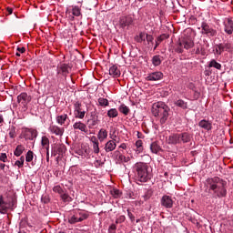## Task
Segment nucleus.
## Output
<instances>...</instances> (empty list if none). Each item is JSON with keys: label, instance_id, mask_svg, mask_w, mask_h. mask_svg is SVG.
<instances>
[{"label": "nucleus", "instance_id": "obj_1", "mask_svg": "<svg viewBox=\"0 0 233 233\" xmlns=\"http://www.w3.org/2000/svg\"><path fill=\"white\" fill-rule=\"evenodd\" d=\"M207 183L215 198H227V181L223 180V178L218 177L208 178Z\"/></svg>", "mask_w": 233, "mask_h": 233}, {"label": "nucleus", "instance_id": "obj_2", "mask_svg": "<svg viewBox=\"0 0 233 233\" xmlns=\"http://www.w3.org/2000/svg\"><path fill=\"white\" fill-rule=\"evenodd\" d=\"M135 177L137 181L140 183H147L151 177L150 172H148V165L143 162H137L133 167Z\"/></svg>", "mask_w": 233, "mask_h": 233}, {"label": "nucleus", "instance_id": "obj_3", "mask_svg": "<svg viewBox=\"0 0 233 233\" xmlns=\"http://www.w3.org/2000/svg\"><path fill=\"white\" fill-rule=\"evenodd\" d=\"M151 111L155 117H160L161 125H165L167 123L170 107H168L165 102H157L153 104Z\"/></svg>", "mask_w": 233, "mask_h": 233}, {"label": "nucleus", "instance_id": "obj_4", "mask_svg": "<svg viewBox=\"0 0 233 233\" xmlns=\"http://www.w3.org/2000/svg\"><path fill=\"white\" fill-rule=\"evenodd\" d=\"M194 46V38L192 36H188L187 35H184V36L179 39L177 46L175 49V52L177 54H183V49L185 50H190V48H193Z\"/></svg>", "mask_w": 233, "mask_h": 233}, {"label": "nucleus", "instance_id": "obj_5", "mask_svg": "<svg viewBox=\"0 0 233 233\" xmlns=\"http://www.w3.org/2000/svg\"><path fill=\"white\" fill-rule=\"evenodd\" d=\"M15 205V200L11 198L10 200H5L3 196L0 197V214H6L9 208L13 209Z\"/></svg>", "mask_w": 233, "mask_h": 233}, {"label": "nucleus", "instance_id": "obj_6", "mask_svg": "<svg viewBox=\"0 0 233 233\" xmlns=\"http://www.w3.org/2000/svg\"><path fill=\"white\" fill-rule=\"evenodd\" d=\"M72 67L68 64L61 63L56 67L57 76H63L66 79V76L70 74Z\"/></svg>", "mask_w": 233, "mask_h": 233}, {"label": "nucleus", "instance_id": "obj_7", "mask_svg": "<svg viewBox=\"0 0 233 233\" xmlns=\"http://www.w3.org/2000/svg\"><path fill=\"white\" fill-rule=\"evenodd\" d=\"M22 137H24L25 141H34V139L37 137V130L30 128L23 129Z\"/></svg>", "mask_w": 233, "mask_h": 233}, {"label": "nucleus", "instance_id": "obj_8", "mask_svg": "<svg viewBox=\"0 0 233 233\" xmlns=\"http://www.w3.org/2000/svg\"><path fill=\"white\" fill-rule=\"evenodd\" d=\"M201 28H202L201 34H204L208 37H214L218 35V31H216L209 25H208L207 22H202Z\"/></svg>", "mask_w": 233, "mask_h": 233}, {"label": "nucleus", "instance_id": "obj_9", "mask_svg": "<svg viewBox=\"0 0 233 233\" xmlns=\"http://www.w3.org/2000/svg\"><path fill=\"white\" fill-rule=\"evenodd\" d=\"M160 204L165 208H172V207H174V200L172 197L164 195L160 199Z\"/></svg>", "mask_w": 233, "mask_h": 233}, {"label": "nucleus", "instance_id": "obj_10", "mask_svg": "<svg viewBox=\"0 0 233 233\" xmlns=\"http://www.w3.org/2000/svg\"><path fill=\"white\" fill-rule=\"evenodd\" d=\"M224 32L228 34V35H232L233 34V18H226L224 23Z\"/></svg>", "mask_w": 233, "mask_h": 233}, {"label": "nucleus", "instance_id": "obj_11", "mask_svg": "<svg viewBox=\"0 0 233 233\" xmlns=\"http://www.w3.org/2000/svg\"><path fill=\"white\" fill-rule=\"evenodd\" d=\"M163 76H164L163 72L155 71L147 74L146 80L147 81H161V79H163Z\"/></svg>", "mask_w": 233, "mask_h": 233}, {"label": "nucleus", "instance_id": "obj_12", "mask_svg": "<svg viewBox=\"0 0 233 233\" xmlns=\"http://www.w3.org/2000/svg\"><path fill=\"white\" fill-rule=\"evenodd\" d=\"M232 45L230 43H226V44H219L216 46V55L217 56H221L223 52H228L231 50Z\"/></svg>", "mask_w": 233, "mask_h": 233}, {"label": "nucleus", "instance_id": "obj_13", "mask_svg": "<svg viewBox=\"0 0 233 233\" xmlns=\"http://www.w3.org/2000/svg\"><path fill=\"white\" fill-rule=\"evenodd\" d=\"M66 152V147L63 144H56L52 147L53 156H63Z\"/></svg>", "mask_w": 233, "mask_h": 233}, {"label": "nucleus", "instance_id": "obj_14", "mask_svg": "<svg viewBox=\"0 0 233 233\" xmlns=\"http://www.w3.org/2000/svg\"><path fill=\"white\" fill-rule=\"evenodd\" d=\"M99 116L96 114H91L90 118L87 120L88 128H97V126L99 125Z\"/></svg>", "mask_w": 233, "mask_h": 233}, {"label": "nucleus", "instance_id": "obj_15", "mask_svg": "<svg viewBox=\"0 0 233 233\" xmlns=\"http://www.w3.org/2000/svg\"><path fill=\"white\" fill-rule=\"evenodd\" d=\"M119 143V141L117 140H108L104 147V150L105 152H106V154L110 153V152H114L116 150V147H117V144Z\"/></svg>", "mask_w": 233, "mask_h": 233}, {"label": "nucleus", "instance_id": "obj_16", "mask_svg": "<svg viewBox=\"0 0 233 233\" xmlns=\"http://www.w3.org/2000/svg\"><path fill=\"white\" fill-rule=\"evenodd\" d=\"M74 130H80V132H84V134H87L88 132V127H86V124L77 121L75 122L73 125Z\"/></svg>", "mask_w": 233, "mask_h": 233}, {"label": "nucleus", "instance_id": "obj_17", "mask_svg": "<svg viewBox=\"0 0 233 233\" xmlns=\"http://www.w3.org/2000/svg\"><path fill=\"white\" fill-rule=\"evenodd\" d=\"M191 139L192 137L189 135L188 132L178 133L179 145H181V143H190Z\"/></svg>", "mask_w": 233, "mask_h": 233}, {"label": "nucleus", "instance_id": "obj_18", "mask_svg": "<svg viewBox=\"0 0 233 233\" xmlns=\"http://www.w3.org/2000/svg\"><path fill=\"white\" fill-rule=\"evenodd\" d=\"M198 127H200V128H203L204 130H207L208 132H209V130H212V121L207 120V119H202L199 121Z\"/></svg>", "mask_w": 233, "mask_h": 233}, {"label": "nucleus", "instance_id": "obj_19", "mask_svg": "<svg viewBox=\"0 0 233 233\" xmlns=\"http://www.w3.org/2000/svg\"><path fill=\"white\" fill-rule=\"evenodd\" d=\"M167 142L168 145H179V133L171 134L167 137Z\"/></svg>", "mask_w": 233, "mask_h": 233}, {"label": "nucleus", "instance_id": "obj_20", "mask_svg": "<svg viewBox=\"0 0 233 233\" xmlns=\"http://www.w3.org/2000/svg\"><path fill=\"white\" fill-rule=\"evenodd\" d=\"M134 23V20L130 16H122L120 17L119 24L122 28H125L126 26H130Z\"/></svg>", "mask_w": 233, "mask_h": 233}, {"label": "nucleus", "instance_id": "obj_21", "mask_svg": "<svg viewBox=\"0 0 233 233\" xmlns=\"http://www.w3.org/2000/svg\"><path fill=\"white\" fill-rule=\"evenodd\" d=\"M49 132H51V134H55V136H63V134H65V129L57 127V126H51L49 127Z\"/></svg>", "mask_w": 233, "mask_h": 233}, {"label": "nucleus", "instance_id": "obj_22", "mask_svg": "<svg viewBox=\"0 0 233 233\" xmlns=\"http://www.w3.org/2000/svg\"><path fill=\"white\" fill-rule=\"evenodd\" d=\"M109 76H111L112 77H119V76H121V71L119 70L117 66H112L109 68Z\"/></svg>", "mask_w": 233, "mask_h": 233}, {"label": "nucleus", "instance_id": "obj_23", "mask_svg": "<svg viewBox=\"0 0 233 233\" xmlns=\"http://www.w3.org/2000/svg\"><path fill=\"white\" fill-rule=\"evenodd\" d=\"M116 161L118 163H128V161H130V157H126L125 155L119 153V151H116Z\"/></svg>", "mask_w": 233, "mask_h": 233}, {"label": "nucleus", "instance_id": "obj_24", "mask_svg": "<svg viewBox=\"0 0 233 233\" xmlns=\"http://www.w3.org/2000/svg\"><path fill=\"white\" fill-rule=\"evenodd\" d=\"M106 137H108V131H106V129L105 128H101L98 131L97 139L100 140L101 143H103V141L106 139Z\"/></svg>", "mask_w": 233, "mask_h": 233}, {"label": "nucleus", "instance_id": "obj_25", "mask_svg": "<svg viewBox=\"0 0 233 233\" xmlns=\"http://www.w3.org/2000/svg\"><path fill=\"white\" fill-rule=\"evenodd\" d=\"M162 62H163V57H161V56L159 55L154 56L151 59V63L154 66H159V65H161Z\"/></svg>", "mask_w": 233, "mask_h": 233}, {"label": "nucleus", "instance_id": "obj_26", "mask_svg": "<svg viewBox=\"0 0 233 233\" xmlns=\"http://www.w3.org/2000/svg\"><path fill=\"white\" fill-rule=\"evenodd\" d=\"M135 41H137V43H145V41H147V33L140 32L135 36Z\"/></svg>", "mask_w": 233, "mask_h": 233}, {"label": "nucleus", "instance_id": "obj_27", "mask_svg": "<svg viewBox=\"0 0 233 233\" xmlns=\"http://www.w3.org/2000/svg\"><path fill=\"white\" fill-rule=\"evenodd\" d=\"M25 146L18 145L14 151V156H15L16 157H19L23 155V152H25Z\"/></svg>", "mask_w": 233, "mask_h": 233}, {"label": "nucleus", "instance_id": "obj_28", "mask_svg": "<svg viewBox=\"0 0 233 233\" xmlns=\"http://www.w3.org/2000/svg\"><path fill=\"white\" fill-rule=\"evenodd\" d=\"M60 199H62V201L64 203H71V201H73L72 197H70V195H68V192H66V189L65 192L62 193V195L60 196Z\"/></svg>", "mask_w": 233, "mask_h": 233}, {"label": "nucleus", "instance_id": "obj_29", "mask_svg": "<svg viewBox=\"0 0 233 233\" xmlns=\"http://www.w3.org/2000/svg\"><path fill=\"white\" fill-rule=\"evenodd\" d=\"M135 147H136V149H135L136 154H141L144 150L143 140H137L135 143Z\"/></svg>", "mask_w": 233, "mask_h": 233}, {"label": "nucleus", "instance_id": "obj_30", "mask_svg": "<svg viewBox=\"0 0 233 233\" xmlns=\"http://www.w3.org/2000/svg\"><path fill=\"white\" fill-rule=\"evenodd\" d=\"M68 223H70V225H76V223H81L76 212L74 215H71L70 217H68Z\"/></svg>", "mask_w": 233, "mask_h": 233}, {"label": "nucleus", "instance_id": "obj_31", "mask_svg": "<svg viewBox=\"0 0 233 233\" xmlns=\"http://www.w3.org/2000/svg\"><path fill=\"white\" fill-rule=\"evenodd\" d=\"M18 103H21V101H25V103H30V96H28V94L26 93H21L17 96Z\"/></svg>", "mask_w": 233, "mask_h": 233}, {"label": "nucleus", "instance_id": "obj_32", "mask_svg": "<svg viewBox=\"0 0 233 233\" xmlns=\"http://www.w3.org/2000/svg\"><path fill=\"white\" fill-rule=\"evenodd\" d=\"M76 216H78V219L81 221H85V219H88V212L87 211H77Z\"/></svg>", "mask_w": 233, "mask_h": 233}, {"label": "nucleus", "instance_id": "obj_33", "mask_svg": "<svg viewBox=\"0 0 233 233\" xmlns=\"http://www.w3.org/2000/svg\"><path fill=\"white\" fill-rule=\"evenodd\" d=\"M150 150H151L152 154H159V152H161V147L159 145H157V143L153 142L150 145Z\"/></svg>", "mask_w": 233, "mask_h": 233}, {"label": "nucleus", "instance_id": "obj_34", "mask_svg": "<svg viewBox=\"0 0 233 233\" xmlns=\"http://www.w3.org/2000/svg\"><path fill=\"white\" fill-rule=\"evenodd\" d=\"M208 67L209 68H216L217 70H221V64H219L216 59H212L208 63Z\"/></svg>", "mask_w": 233, "mask_h": 233}, {"label": "nucleus", "instance_id": "obj_35", "mask_svg": "<svg viewBox=\"0 0 233 233\" xmlns=\"http://www.w3.org/2000/svg\"><path fill=\"white\" fill-rule=\"evenodd\" d=\"M72 15L75 17H79L81 15V7L77 5H72Z\"/></svg>", "mask_w": 233, "mask_h": 233}, {"label": "nucleus", "instance_id": "obj_36", "mask_svg": "<svg viewBox=\"0 0 233 233\" xmlns=\"http://www.w3.org/2000/svg\"><path fill=\"white\" fill-rule=\"evenodd\" d=\"M67 118H68V115L66 114L60 115L56 116V123H58V125H65V121H66Z\"/></svg>", "mask_w": 233, "mask_h": 233}, {"label": "nucleus", "instance_id": "obj_37", "mask_svg": "<svg viewBox=\"0 0 233 233\" xmlns=\"http://www.w3.org/2000/svg\"><path fill=\"white\" fill-rule=\"evenodd\" d=\"M118 110H120V112L124 114V116H128V113L130 112V108L125 104L120 105Z\"/></svg>", "mask_w": 233, "mask_h": 233}, {"label": "nucleus", "instance_id": "obj_38", "mask_svg": "<svg viewBox=\"0 0 233 233\" xmlns=\"http://www.w3.org/2000/svg\"><path fill=\"white\" fill-rule=\"evenodd\" d=\"M117 116H119V112L116 108H111L107 111V116L110 118L117 117Z\"/></svg>", "mask_w": 233, "mask_h": 233}, {"label": "nucleus", "instance_id": "obj_39", "mask_svg": "<svg viewBox=\"0 0 233 233\" xmlns=\"http://www.w3.org/2000/svg\"><path fill=\"white\" fill-rule=\"evenodd\" d=\"M176 106H179V108H183V110H187V102H185L182 99H178L175 102Z\"/></svg>", "mask_w": 233, "mask_h": 233}, {"label": "nucleus", "instance_id": "obj_40", "mask_svg": "<svg viewBox=\"0 0 233 233\" xmlns=\"http://www.w3.org/2000/svg\"><path fill=\"white\" fill-rule=\"evenodd\" d=\"M15 166L18 167V168H23L25 166V156H21L20 158L15 162Z\"/></svg>", "mask_w": 233, "mask_h": 233}, {"label": "nucleus", "instance_id": "obj_41", "mask_svg": "<svg viewBox=\"0 0 233 233\" xmlns=\"http://www.w3.org/2000/svg\"><path fill=\"white\" fill-rule=\"evenodd\" d=\"M65 191L66 189H63V187L59 185H56L53 187V192L59 194V196H62Z\"/></svg>", "mask_w": 233, "mask_h": 233}, {"label": "nucleus", "instance_id": "obj_42", "mask_svg": "<svg viewBox=\"0 0 233 233\" xmlns=\"http://www.w3.org/2000/svg\"><path fill=\"white\" fill-rule=\"evenodd\" d=\"M74 106H75L74 112H86V110L83 108V106L79 102H76Z\"/></svg>", "mask_w": 233, "mask_h": 233}, {"label": "nucleus", "instance_id": "obj_43", "mask_svg": "<svg viewBox=\"0 0 233 233\" xmlns=\"http://www.w3.org/2000/svg\"><path fill=\"white\" fill-rule=\"evenodd\" d=\"M25 161L26 163H31V161H34V152L32 150L27 151L25 155Z\"/></svg>", "mask_w": 233, "mask_h": 233}, {"label": "nucleus", "instance_id": "obj_44", "mask_svg": "<svg viewBox=\"0 0 233 233\" xmlns=\"http://www.w3.org/2000/svg\"><path fill=\"white\" fill-rule=\"evenodd\" d=\"M111 196H113L115 199H119V198L122 196V193L119 191V189H113L111 190Z\"/></svg>", "mask_w": 233, "mask_h": 233}, {"label": "nucleus", "instance_id": "obj_45", "mask_svg": "<svg viewBox=\"0 0 233 233\" xmlns=\"http://www.w3.org/2000/svg\"><path fill=\"white\" fill-rule=\"evenodd\" d=\"M85 114H86V112L74 111L76 119H84Z\"/></svg>", "mask_w": 233, "mask_h": 233}, {"label": "nucleus", "instance_id": "obj_46", "mask_svg": "<svg viewBox=\"0 0 233 233\" xmlns=\"http://www.w3.org/2000/svg\"><path fill=\"white\" fill-rule=\"evenodd\" d=\"M98 105H100V106H108V99L103 97L98 98Z\"/></svg>", "mask_w": 233, "mask_h": 233}, {"label": "nucleus", "instance_id": "obj_47", "mask_svg": "<svg viewBox=\"0 0 233 233\" xmlns=\"http://www.w3.org/2000/svg\"><path fill=\"white\" fill-rule=\"evenodd\" d=\"M41 145L44 147L50 146V139H48V137H42Z\"/></svg>", "mask_w": 233, "mask_h": 233}, {"label": "nucleus", "instance_id": "obj_48", "mask_svg": "<svg viewBox=\"0 0 233 233\" xmlns=\"http://www.w3.org/2000/svg\"><path fill=\"white\" fill-rule=\"evenodd\" d=\"M0 161L3 163H6L8 161V157L6 156V153H0Z\"/></svg>", "mask_w": 233, "mask_h": 233}, {"label": "nucleus", "instance_id": "obj_49", "mask_svg": "<svg viewBox=\"0 0 233 233\" xmlns=\"http://www.w3.org/2000/svg\"><path fill=\"white\" fill-rule=\"evenodd\" d=\"M109 137L111 138V141H117V135H116V130L110 131Z\"/></svg>", "mask_w": 233, "mask_h": 233}, {"label": "nucleus", "instance_id": "obj_50", "mask_svg": "<svg viewBox=\"0 0 233 233\" xmlns=\"http://www.w3.org/2000/svg\"><path fill=\"white\" fill-rule=\"evenodd\" d=\"M146 41L147 45H150V43H154V36L152 35H146Z\"/></svg>", "mask_w": 233, "mask_h": 233}, {"label": "nucleus", "instance_id": "obj_51", "mask_svg": "<svg viewBox=\"0 0 233 233\" xmlns=\"http://www.w3.org/2000/svg\"><path fill=\"white\" fill-rule=\"evenodd\" d=\"M116 230H117V226L111 224L108 228V233H116Z\"/></svg>", "mask_w": 233, "mask_h": 233}, {"label": "nucleus", "instance_id": "obj_52", "mask_svg": "<svg viewBox=\"0 0 233 233\" xmlns=\"http://www.w3.org/2000/svg\"><path fill=\"white\" fill-rule=\"evenodd\" d=\"M9 137L11 139L15 138V127H13L9 130Z\"/></svg>", "mask_w": 233, "mask_h": 233}, {"label": "nucleus", "instance_id": "obj_53", "mask_svg": "<svg viewBox=\"0 0 233 233\" xmlns=\"http://www.w3.org/2000/svg\"><path fill=\"white\" fill-rule=\"evenodd\" d=\"M93 150H94L95 154H99V143L93 144Z\"/></svg>", "mask_w": 233, "mask_h": 233}, {"label": "nucleus", "instance_id": "obj_54", "mask_svg": "<svg viewBox=\"0 0 233 233\" xmlns=\"http://www.w3.org/2000/svg\"><path fill=\"white\" fill-rule=\"evenodd\" d=\"M90 141L93 143V145H97L99 143V140L96 136L91 137Z\"/></svg>", "mask_w": 233, "mask_h": 233}, {"label": "nucleus", "instance_id": "obj_55", "mask_svg": "<svg viewBox=\"0 0 233 233\" xmlns=\"http://www.w3.org/2000/svg\"><path fill=\"white\" fill-rule=\"evenodd\" d=\"M126 218L125 216H120L118 218L116 219V224L123 223L125 221Z\"/></svg>", "mask_w": 233, "mask_h": 233}, {"label": "nucleus", "instance_id": "obj_56", "mask_svg": "<svg viewBox=\"0 0 233 233\" xmlns=\"http://www.w3.org/2000/svg\"><path fill=\"white\" fill-rule=\"evenodd\" d=\"M127 216H128L129 219H131V221H134V219H136V217H134V214H132V212H130V209H127Z\"/></svg>", "mask_w": 233, "mask_h": 233}, {"label": "nucleus", "instance_id": "obj_57", "mask_svg": "<svg viewBox=\"0 0 233 233\" xmlns=\"http://www.w3.org/2000/svg\"><path fill=\"white\" fill-rule=\"evenodd\" d=\"M95 165H96V168H99V167H103V165H105V163L101 160H96Z\"/></svg>", "mask_w": 233, "mask_h": 233}, {"label": "nucleus", "instance_id": "obj_58", "mask_svg": "<svg viewBox=\"0 0 233 233\" xmlns=\"http://www.w3.org/2000/svg\"><path fill=\"white\" fill-rule=\"evenodd\" d=\"M164 39H165V35H161L160 36H158V37L157 38V41L158 43H161Z\"/></svg>", "mask_w": 233, "mask_h": 233}, {"label": "nucleus", "instance_id": "obj_59", "mask_svg": "<svg viewBox=\"0 0 233 233\" xmlns=\"http://www.w3.org/2000/svg\"><path fill=\"white\" fill-rule=\"evenodd\" d=\"M17 52H19L20 54H25V47H17Z\"/></svg>", "mask_w": 233, "mask_h": 233}, {"label": "nucleus", "instance_id": "obj_60", "mask_svg": "<svg viewBox=\"0 0 233 233\" xmlns=\"http://www.w3.org/2000/svg\"><path fill=\"white\" fill-rule=\"evenodd\" d=\"M44 148L46 150V156H50V146H46Z\"/></svg>", "mask_w": 233, "mask_h": 233}, {"label": "nucleus", "instance_id": "obj_61", "mask_svg": "<svg viewBox=\"0 0 233 233\" xmlns=\"http://www.w3.org/2000/svg\"><path fill=\"white\" fill-rule=\"evenodd\" d=\"M7 167V168H10L8 166H6L4 163H0V170H5V167Z\"/></svg>", "mask_w": 233, "mask_h": 233}, {"label": "nucleus", "instance_id": "obj_62", "mask_svg": "<svg viewBox=\"0 0 233 233\" xmlns=\"http://www.w3.org/2000/svg\"><path fill=\"white\" fill-rule=\"evenodd\" d=\"M119 148H122V150H127V144H126V143H122V144L119 146Z\"/></svg>", "mask_w": 233, "mask_h": 233}, {"label": "nucleus", "instance_id": "obj_63", "mask_svg": "<svg viewBox=\"0 0 233 233\" xmlns=\"http://www.w3.org/2000/svg\"><path fill=\"white\" fill-rule=\"evenodd\" d=\"M14 10L10 7H7V15H12Z\"/></svg>", "mask_w": 233, "mask_h": 233}, {"label": "nucleus", "instance_id": "obj_64", "mask_svg": "<svg viewBox=\"0 0 233 233\" xmlns=\"http://www.w3.org/2000/svg\"><path fill=\"white\" fill-rule=\"evenodd\" d=\"M188 88H190V90H193L194 89V84L190 83L188 85Z\"/></svg>", "mask_w": 233, "mask_h": 233}]
</instances>
